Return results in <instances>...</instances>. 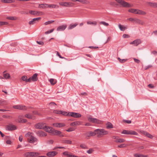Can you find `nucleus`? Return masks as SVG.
I'll return each mask as SVG.
<instances>
[{
  "mask_svg": "<svg viewBox=\"0 0 157 157\" xmlns=\"http://www.w3.org/2000/svg\"><path fill=\"white\" fill-rule=\"evenodd\" d=\"M96 132V135L98 138H101L103 136L105 135H107L108 134V132L106 130L104 129L98 128L95 130Z\"/></svg>",
  "mask_w": 157,
  "mask_h": 157,
  "instance_id": "f257e3e1",
  "label": "nucleus"
},
{
  "mask_svg": "<svg viewBox=\"0 0 157 157\" xmlns=\"http://www.w3.org/2000/svg\"><path fill=\"white\" fill-rule=\"evenodd\" d=\"M40 155V153L37 152H28L24 153V156L25 157H36Z\"/></svg>",
  "mask_w": 157,
  "mask_h": 157,
  "instance_id": "f03ea898",
  "label": "nucleus"
},
{
  "mask_svg": "<svg viewBox=\"0 0 157 157\" xmlns=\"http://www.w3.org/2000/svg\"><path fill=\"white\" fill-rule=\"evenodd\" d=\"M118 3L124 7H131L132 5L124 1L123 0H115Z\"/></svg>",
  "mask_w": 157,
  "mask_h": 157,
  "instance_id": "7ed1b4c3",
  "label": "nucleus"
},
{
  "mask_svg": "<svg viewBox=\"0 0 157 157\" xmlns=\"http://www.w3.org/2000/svg\"><path fill=\"white\" fill-rule=\"evenodd\" d=\"M17 127L12 123L7 125L6 127V129L8 131H13L17 129Z\"/></svg>",
  "mask_w": 157,
  "mask_h": 157,
  "instance_id": "20e7f679",
  "label": "nucleus"
},
{
  "mask_svg": "<svg viewBox=\"0 0 157 157\" xmlns=\"http://www.w3.org/2000/svg\"><path fill=\"white\" fill-rule=\"evenodd\" d=\"M121 133L123 134L126 135H131L137 136L138 133L136 132L133 130H124L121 132Z\"/></svg>",
  "mask_w": 157,
  "mask_h": 157,
  "instance_id": "39448f33",
  "label": "nucleus"
},
{
  "mask_svg": "<svg viewBox=\"0 0 157 157\" xmlns=\"http://www.w3.org/2000/svg\"><path fill=\"white\" fill-rule=\"evenodd\" d=\"M84 135L86 136V139H89L91 136H94L96 135L95 130L94 132H89L84 133Z\"/></svg>",
  "mask_w": 157,
  "mask_h": 157,
  "instance_id": "423d86ee",
  "label": "nucleus"
},
{
  "mask_svg": "<svg viewBox=\"0 0 157 157\" xmlns=\"http://www.w3.org/2000/svg\"><path fill=\"white\" fill-rule=\"evenodd\" d=\"M36 133L37 136L40 137H44L47 136V134L46 132L41 130L36 132Z\"/></svg>",
  "mask_w": 157,
  "mask_h": 157,
  "instance_id": "0eeeda50",
  "label": "nucleus"
},
{
  "mask_svg": "<svg viewBox=\"0 0 157 157\" xmlns=\"http://www.w3.org/2000/svg\"><path fill=\"white\" fill-rule=\"evenodd\" d=\"M44 124L42 123H38L35 125V127L38 129H44Z\"/></svg>",
  "mask_w": 157,
  "mask_h": 157,
  "instance_id": "6e6552de",
  "label": "nucleus"
},
{
  "mask_svg": "<svg viewBox=\"0 0 157 157\" xmlns=\"http://www.w3.org/2000/svg\"><path fill=\"white\" fill-rule=\"evenodd\" d=\"M70 116L75 118H79L81 117V115L78 113L70 112Z\"/></svg>",
  "mask_w": 157,
  "mask_h": 157,
  "instance_id": "1a4fd4ad",
  "label": "nucleus"
},
{
  "mask_svg": "<svg viewBox=\"0 0 157 157\" xmlns=\"http://www.w3.org/2000/svg\"><path fill=\"white\" fill-rule=\"evenodd\" d=\"M140 132L142 134L145 135L150 139H152L153 137L151 135L145 131L141 130Z\"/></svg>",
  "mask_w": 157,
  "mask_h": 157,
  "instance_id": "9d476101",
  "label": "nucleus"
},
{
  "mask_svg": "<svg viewBox=\"0 0 157 157\" xmlns=\"http://www.w3.org/2000/svg\"><path fill=\"white\" fill-rule=\"evenodd\" d=\"M52 133L55 135H60L61 137H63L64 136L63 134H61L62 132L59 130H53Z\"/></svg>",
  "mask_w": 157,
  "mask_h": 157,
  "instance_id": "9b49d317",
  "label": "nucleus"
},
{
  "mask_svg": "<svg viewBox=\"0 0 157 157\" xmlns=\"http://www.w3.org/2000/svg\"><path fill=\"white\" fill-rule=\"evenodd\" d=\"M29 142L30 143H34L37 141V139L33 136H31L28 139Z\"/></svg>",
  "mask_w": 157,
  "mask_h": 157,
  "instance_id": "f8f14e48",
  "label": "nucleus"
},
{
  "mask_svg": "<svg viewBox=\"0 0 157 157\" xmlns=\"http://www.w3.org/2000/svg\"><path fill=\"white\" fill-rule=\"evenodd\" d=\"M88 121L89 122H91L92 123L98 124L99 123V120L96 118H93L92 117H89L88 119Z\"/></svg>",
  "mask_w": 157,
  "mask_h": 157,
  "instance_id": "ddd939ff",
  "label": "nucleus"
},
{
  "mask_svg": "<svg viewBox=\"0 0 157 157\" xmlns=\"http://www.w3.org/2000/svg\"><path fill=\"white\" fill-rule=\"evenodd\" d=\"M63 154L64 155L67 156V157H78L77 156L73 155L71 153L67 151L63 152Z\"/></svg>",
  "mask_w": 157,
  "mask_h": 157,
  "instance_id": "4468645a",
  "label": "nucleus"
},
{
  "mask_svg": "<svg viewBox=\"0 0 157 157\" xmlns=\"http://www.w3.org/2000/svg\"><path fill=\"white\" fill-rule=\"evenodd\" d=\"M58 154V152L56 151H52L48 152L47 155L49 157H53L56 155Z\"/></svg>",
  "mask_w": 157,
  "mask_h": 157,
  "instance_id": "2eb2a0df",
  "label": "nucleus"
},
{
  "mask_svg": "<svg viewBox=\"0 0 157 157\" xmlns=\"http://www.w3.org/2000/svg\"><path fill=\"white\" fill-rule=\"evenodd\" d=\"M141 43V41L140 39H136L132 42L130 43V44H133L134 45L137 46L139 44Z\"/></svg>",
  "mask_w": 157,
  "mask_h": 157,
  "instance_id": "dca6fc26",
  "label": "nucleus"
},
{
  "mask_svg": "<svg viewBox=\"0 0 157 157\" xmlns=\"http://www.w3.org/2000/svg\"><path fill=\"white\" fill-rule=\"evenodd\" d=\"M40 19V17L33 18L32 20L29 21V24L30 25H33L36 23V21H38Z\"/></svg>",
  "mask_w": 157,
  "mask_h": 157,
  "instance_id": "f3484780",
  "label": "nucleus"
},
{
  "mask_svg": "<svg viewBox=\"0 0 157 157\" xmlns=\"http://www.w3.org/2000/svg\"><path fill=\"white\" fill-rule=\"evenodd\" d=\"M44 129L46 131L49 133H52V131H53V130H54L52 127H48L46 125H45Z\"/></svg>",
  "mask_w": 157,
  "mask_h": 157,
  "instance_id": "a211bd4d",
  "label": "nucleus"
},
{
  "mask_svg": "<svg viewBox=\"0 0 157 157\" xmlns=\"http://www.w3.org/2000/svg\"><path fill=\"white\" fill-rule=\"evenodd\" d=\"M56 127L61 128L65 126V124L63 123H56L53 124Z\"/></svg>",
  "mask_w": 157,
  "mask_h": 157,
  "instance_id": "6ab92c4d",
  "label": "nucleus"
},
{
  "mask_svg": "<svg viewBox=\"0 0 157 157\" xmlns=\"http://www.w3.org/2000/svg\"><path fill=\"white\" fill-rule=\"evenodd\" d=\"M67 27V25H63L59 26L57 29V31H62L64 30Z\"/></svg>",
  "mask_w": 157,
  "mask_h": 157,
  "instance_id": "aec40b11",
  "label": "nucleus"
},
{
  "mask_svg": "<svg viewBox=\"0 0 157 157\" xmlns=\"http://www.w3.org/2000/svg\"><path fill=\"white\" fill-rule=\"evenodd\" d=\"M71 1L75 2H79L82 3V4H87L89 3V2L87 0H71Z\"/></svg>",
  "mask_w": 157,
  "mask_h": 157,
  "instance_id": "412c9836",
  "label": "nucleus"
},
{
  "mask_svg": "<svg viewBox=\"0 0 157 157\" xmlns=\"http://www.w3.org/2000/svg\"><path fill=\"white\" fill-rule=\"evenodd\" d=\"M38 74L37 73L34 74L31 77L32 81L33 82L37 81L38 80L37 78Z\"/></svg>",
  "mask_w": 157,
  "mask_h": 157,
  "instance_id": "4be33fe9",
  "label": "nucleus"
},
{
  "mask_svg": "<svg viewBox=\"0 0 157 157\" xmlns=\"http://www.w3.org/2000/svg\"><path fill=\"white\" fill-rule=\"evenodd\" d=\"M48 4H41L39 5V7L43 9H45L47 7L48 8Z\"/></svg>",
  "mask_w": 157,
  "mask_h": 157,
  "instance_id": "5701e85b",
  "label": "nucleus"
},
{
  "mask_svg": "<svg viewBox=\"0 0 157 157\" xmlns=\"http://www.w3.org/2000/svg\"><path fill=\"white\" fill-rule=\"evenodd\" d=\"M148 5L154 8L157 7V3L155 2H147Z\"/></svg>",
  "mask_w": 157,
  "mask_h": 157,
  "instance_id": "b1692460",
  "label": "nucleus"
},
{
  "mask_svg": "<svg viewBox=\"0 0 157 157\" xmlns=\"http://www.w3.org/2000/svg\"><path fill=\"white\" fill-rule=\"evenodd\" d=\"M25 117L29 119H35V117L34 116L30 114L29 113L26 114L25 115Z\"/></svg>",
  "mask_w": 157,
  "mask_h": 157,
  "instance_id": "393cba45",
  "label": "nucleus"
},
{
  "mask_svg": "<svg viewBox=\"0 0 157 157\" xmlns=\"http://www.w3.org/2000/svg\"><path fill=\"white\" fill-rule=\"evenodd\" d=\"M113 128V125L110 122H108L106 124V128L107 129L112 128Z\"/></svg>",
  "mask_w": 157,
  "mask_h": 157,
  "instance_id": "a878e982",
  "label": "nucleus"
},
{
  "mask_svg": "<svg viewBox=\"0 0 157 157\" xmlns=\"http://www.w3.org/2000/svg\"><path fill=\"white\" fill-rule=\"evenodd\" d=\"M134 157H148V155H144L137 153L134 154Z\"/></svg>",
  "mask_w": 157,
  "mask_h": 157,
  "instance_id": "bb28decb",
  "label": "nucleus"
},
{
  "mask_svg": "<svg viewBox=\"0 0 157 157\" xmlns=\"http://www.w3.org/2000/svg\"><path fill=\"white\" fill-rule=\"evenodd\" d=\"M48 8H58L59 6L58 5L55 4H48Z\"/></svg>",
  "mask_w": 157,
  "mask_h": 157,
  "instance_id": "cd10ccee",
  "label": "nucleus"
},
{
  "mask_svg": "<svg viewBox=\"0 0 157 157\" xmlns=\"http://www.w3.org/2000/svg\"><path fill=\"white\" fill-rule=\"evenodd\" d=\"M1 2L4 3H12L15 2L14 0H1Z\"/></svg>",
  "mask_w": 157,
  "mask_h": 157,
  "instance_id": "c85d7f7f",
  "label": "nucleus"
},
{
  "mask_svg": "<svg viewBox=\"0 0 157 157\" xmlns=\"http://www.w3.org/2000/svg\"><path fill=\"white\" fill-rule=\"evenodd\" d=\"M22 115H20L19 116L18 118L15 120V121L16 122L19 123H22Z\"/></svg>",
  "mask_w": 157,
  "mask_h": 157,
  "instance_id": "c756f323",
  "label": "nucleus"
},
{
  "mask_svg": "<svg viewBox=\"0 0 157 157\" xmlns=\"http://www.w3.org/2000/svg\"><path fill=\"white\" fill-rule=\"evenodd\" d=\"M62 142L64 144H72V141L69 140H62Z\"/></svg>",
  "mask_w": 157,
  "mask_h": 157,
  "instance_id": "7c9ffc66",
  "label": "nucleus"
},
{
  "mask_svg": "<svg viewBox=\"0 0 157 157\" xmlns=\"http://www.w3.org/2000/svg\"><path fill=\"white\" fill-rule=\"evenodd\" d=\"M87 24L88 25H91L95 26L97 25V22L96 21L91 22L90 21H87Z\"/></svg>",
  "mask_w": 157,
  "mask_h": 157,
  "instance_id": "2f4dec72",
  "label": "nucleus"
},
{
  "mask_svg": "<svg viewBox=\"0 0 157 157\" xmlns=\"http://www.w3.org/2000/svg\"><path fill=\"white\" fill-rule=\"evenodd\" d=\"M120 29L122 31H124L125 29L127 28V26H124L121 24L118 25Z\"/></svg>",
  "mask_w": 157,
  "mask_h": 157,
  "instance_id": "473e14b6",
  "label": "nucleus"
},
{
  "mask_svg": "<svg viewBox=\"0 0 157 157\" xmlns=\"http://www.w3.org/2000/svg\"><path fill=\"white\" fill-rule=\"evenodd\" d=\"M78 25V24L77 23H75L74 24H71L68 27V29H72Z\"/></svg>",
  "mask_w": 157,
  "mask_h": 157,
  "instance_id": "72a5a7b5",
  "label": "nucleus"
},
{
  "mask_svg": "<svg viewBox=\"0 0 157 157\" xmlns=\"http://www.w3.org/2000/svg\"><path fill=\"white\" fill-rule=\"evenodd\" d=\"M125 140L123 139H118L116 140L115 142L116 143H121L124 142L125 141Z\"/></svg>",
  "mask_w": 157,
  "mask_h": 157,
  "instance_id": "f704fd0d",
  "label": "nucleus"
},
{
  "mask_svg": "<svg viewBox=\"0 0 157 157\" xmlns=\"http://www.w3.org/2000/svg\"><path fill=\"white\" fill-rule=\"evenodd\" d=\"M49 81L51 84L53 85L56 84L57 82L56 80L53 78H51L49 80Z\"/></svg>",
  "mask_w": 157,
  "mask_h": 157,
  "instance_id": "c9c22d12",
  "label": "nucleus"
},
{
  "mask_svg": "<svg viewBox=\"0 0 157 157\" xmlns=\"http://www.w3.org/2000/svg\"><path fill=\"white\" fill-rule=\"evenodd\" d=\"M80 122L79 121H75L73 122L70 124V125L72 126H75L80 124Z\"/></svg>",
  "mask_w": 157,
  "mask_h": 157,
  "instance_id": "e433bc0d",
  "label": "nucleus"
},
{
  "mask_svg": "<svg viewBox=\"0 0 157 157\" xmlns=\"http://www.w3.org/2000/svg\"><path fill=\"white\" fill-rule=\"evenodd\" d=\"M18 109L23 110H26V109L25 106L21 105H19Z\"/></svg>",
  "mask_w": 157,
  "mask_h": 157,
  "instance_id": "4c0bfd02",
  "label": "nucleus"
},
{
  "mask_svg": "<svg viewBox=\"0 0 157 157\" xmlns=\"http://www.w3.org/2000/svg\"><path fill=\"white\" fill-rule=\"evenodd\" d=\"M7 19L11 20H15L17 19V18L15 17H7Z\"/></svg>",
  "mask_w": 157,
  "mask_h": 157,
  "instance_id": "58836bf2",
  "label": "nucleus"
},
{
  "mask_svg": "<svg viewBox=\"0 0 157 157\" xmlns=\"http://www.w3.org/2000/svg\"><path fill=\"white\" fill-rule=\"evenodd\" d=\"M61 114L64 116H70V112H67L65 111H61Z\"/></svg>",
  "mask_w": 157,
  "mask_h": 157,
  "instance_id": "ea45409f",
  "label": "nucleus"
},
{
  "mask_svg": "<svg viewBox=\"0 0 157 157\" xmlns=\"http://www.w3.org/2000/svg\"><path fill=\"white\" fill-rule=\"evenodd\" d=\"M39 13L38 12L35 11L30 10L29 11V13L33 15H36L38 13Z\"/></svg>",
  "mask_w": 157,
  "mask_h": 157,
  "instance_id": "a19ab883",
  "label": "nucleus"
},
{
  "mask_svg": "<svg viewBox=\"0 0 157 157\" xmlns=\"http://www.w3.org/2000/svg\"><path fill=\"white\" fill-rule=\"evenodd\" d=\"M134 21H135L136 23H137L141 24L142 25L143 24V22H142L140 20L138 19H135Z\"/></svg>",
  "mask_w": 157,
  "mask_h": 157,
  "instance_id": "79ce46f5",
  "label": "nucleus"
},
{
  "mask_svg": "<svg viewBox=\"0 0 157 157\" xmlns=\"http://www.w3.org/2000/svg\"><path fill=\"white\" fill-rule=\"evenodd\" d=\"M100 24H102L105 26H107L109 25L108 23H106V22L103 21H101L99 22Z\"/></svg>",
  "mask_w": 157,
  "mask_h": 157,
  "instance_id": "37998d69",
  "label": "nucleus"
},
{
  "mask_svg": "<svg viewBox=\"0 0 157 157\" xmlns=\"http://www.w3.org/2000/svg\"><path fill=\"white\" fill-rule=\"evenodd\" d=\"M136 11V9H131L128 10V11L129 12L134 13H135V12Z\"/></svg>",
  "mask_w": 157,
  "mask_h": 157,
  "instance_id": "c03bdc74",
  "label": "nucleus"
},
{
  "mask_svg": "<svg viewBox=\"0 0 157 157\" xmlns=\"http://www.w3.org/2000/svg\"><path fill=\"white\" fill-rule=\"evenodd\" d=\"M80 147L83 149H86L88 148L84 144H81L80 145Z\"/></svg>",
  "mask_w": 157,
  "mask_h": 157,
  "instance_id": "a18cd8bd",
  "label": "nucleus"
},
{
  "mask_svg": "<svg viewBox=\"0 0 157 157\" xmlns=\"http://www.w3.org/2000/svg\"><path fill=\"white\" fill-rule=\"evenodd\" d=\"M3 77L5 78H9L10 77V75L8 73L4 74Z\"/></svg>",
  "mask_w": 157,
  "mask_h": 157,
  "instance_id": "49530a36",
  "label": "nucleus"
},
{
  "mask_svg": "<svg viewBox=\"0 0 157 157\" xmlns=\"http://www.w3.org/2000/svg\"><path fill=\"white\" fill-rule=\"evenodd\" d=\"M94 151V150L93 148H90L87 151V153L89 154H91Z\"/></svg>",
  "mask_w": 157,
  "mask_h": 157,
  "instance_id": "de8ad7c7",
  "label": "nucleus"
},
{
  "mask_svg": "<svg viewBox=\"0 0 157 157\" xmlns=\"http://www.w3.org/2000/svg\"><path fill=\"white\" fill-rule=\"evenodd\" d=\"M127 145L125 144H121L118 145V147L119 148H123L126 147Z\"/></svg>",
  "mask_w": 157,
  "mask_h": 157,
  "instance_id": "09e8293b",
  "label": "nucleus"
},
{
  "mask_svg": "<svg viewBox=\"0 0 157 157\" xmlns=\"http://www.w3.org/2000/svg\"><path fill=\"white\" fill-rule=\"evenodd\" d=\"M53 113L58 114H61V111L58 110H55L53 111Z\"/></svg>",
  "mask_w": 157,
  "mask_h": 157,
  "instance_id": "8fccbe9b",
  "label": "nucleus"
},
{
  "mask_svg": "<svg viewBox=\"0 0 157 157\" xmlns=\"http://www.w3.org/2000/svg\"><path fill=\"white\" fill-rule=\"evenodd\" d=\"M21 79L22 80L27 82V77L26 76H23L21 77Z\"/></svg>",
  "mask_w": 157,
  "mask_h": 157,
  "instance_id": "3c124183",
  "label": "nucleus"
},
{
  "mask_svg": "<svg viewBox=\"0 0 157 157\" xmlns=\"http://www.w3.org/2000/svg\"><path fill=\"white\" fill-rule=\"evenodd\" d=\"M8 24L7 22L0 21V26L7 25Z\"/></svg>",
  "mask_w": 157,
  "mask_h": 157,
  "instance_id": "603ef678",
  "label": "nucleus"
},
{
  "mask_svg": "<svg viewBox=\"0 0 157 157\" xmlns=\"http://www.w3.org/2000/svg\"><path fill=\"white\" fill-rule=\"evenodd\" d=\"M67 7H72L74 5V4L72 2H67Z\"/></svg>",
  "mask_w": 157,
  "mask_h": 157,
  "instance_id": "864d4df0",
  "label": "nucleus"
},
{
  "mask_svg": "<svg viewBox=\"0 0 157 157\" xmlns=\"http://www.w3.org/2000/svg\"><path fill=\"white\" fill-rule=\"evenodd\" d=\"M139 14L140 15H145L146 14V13L142 10H139Z\"/></svg>",
  "mask_w": 157,
  "mask_h": 157,
  "instance_id": "5fc2aeb1",
  "label": "nucleus"
},
{
  "mask_svg": "<svg viewBox=\"0 0 157 157\" xmlns=\"http://www.w3.org/2000/svg\"><path fill=\"white\" fill-rule=\"evenodd\" d=\"M118 60L121 63H123L125 62L127 60L126 59H121L120 58H118Z\"/></svg>",
  "mask_w": 157,
  "mask_h": 157,
  "instance_id": "6e6d98bb",
  "label": "nucleus"
},
{
  "mask_svg": "<svg viewBox=\"0 0 157 157\" xmlns=\"http://www.w3.org/2000/svg\"><path fill=\"white\" fill-rule=\"evenodd\" d=\"M67 2H62L59 3V4L62 6L67 7Z\"/></svg>",
  "mask_w": 157,
  "mask_h": 157,
  "instance_id": "4d7b16f0",
  "label": "nucleus"
},
{
  "mask_svg": "<svg viewBox=\"0 0 157 157\" xmlns=\"http://www.w3.org/2000/svg\"><path fill=\"white\" fill-rule=\"evenodd\" d=\"M54 30V29H51L49 31H47L45 33V34H49V33H52V32H53V31Z\"/></svg>",
  "mask_w": 157,
  "mask_h": 157,
  "instance_id": "13d9d810",
  "label": "nucleus"
},
{
  "mask_svg": "<svg viewBox=\"0 0 157 157\" xmlns=\"http://www.w3.org/2000/svg\"><path fill=\"white\" fill-rule=\"evenodd\" d=\"M123 121L124 122L130 124L131 123V120H123Z\"/></svg>",
  "mask_w": 157,
  "mask_h": 157,
  "instance_id": "bf43d9fd",
  "label": "nucleus"
},
{
  "mask_svg": "<svg viewBox=\"0 0 157 157\" xmlns=\"http://www.w3.org/2000/svg\"><path fill=\"white\" fill-rule=\"evenodd\" d=\"M54 22V21H49L47 22H46L44 23V25H48V24H51Z\"/></svg>",
  "mask_w": 157,
  "mask_h": 157,
  "instance_id": "052dcab7",
  "label": "nucleus"
},
{
  "mask_svg": "<svg viewBox=\"0 0 157 157\" xmlns=\"http://www.w3.org/2000/svg\"><path fill=\"white\" fill-rule=\"evenodd\" d=\"M75 130V129L73 128H69L68 129L66 130L67 132H71L72 131H74Z\"/></svg>",
  "mask_w": 157,
  "mask_h": 157,
  "instance_id": "680f3d73",
  "label": "nucleus"
},
{
  "mask_svg": "<svg viewBox=\"0 0 157 157\" xmlns=\"http://www.w3.org/2000/svg\"><path fill=\"white\" fill-rule=\"evenodd\" d=\"M36 42L39 44L41 45H43L44 44V42L43 41H36Z\"/></svg>",
  "mask_w": 157,
  "mask_h": 157,
  "instance_id": "e2e57ef3",
  "label": "nucleus"
},
{
  "mask_svg": "<svg viewBox=\"0 0 157 157\" xmlns=\"http://www.w3.org/2000/svg\"><path fill=\"white\" fill-rule=\"evenodd\" d=\"M2 117L4 118H10L11 117L9 116H7L6 115H3L2 116Z\"/></svg>",
  "mask_w": 157,
  "mask_h": 157,
  "instance_id": "0e129e2a",
  "label": "nucleus"
},
{
  "mask_svg": "<svg viewBox=\"0 0 157 157\" xmlns=\"http://www.w3.org/2000/svg\"><path fill=\"white\" fill-rule=\"evenodd\" d=\"M57 52V55L58 56H59V57L60 58H61V59H65L64 57H62L59 54V52Z\"/></svg>",
  "mask_w": 157,
  "mask_h": 157,
  "instance_id": "69168bd1",
  "label": "nucleus"
},
{
  "mask_svg": "<svg viewBox=\"0 0 157 157\" xmlns=\"http://www.w3.org/2000/svg\"><path fill=\"white\" fill-rule=\"evenodd\" d=\"M6 143L8 144L11 145V144L12 142L11 141L9 140H7L6 141Z\"/></svg>",
  "mask_w": 157,
  "mask_h": 157,
  "instance_id": "338daca9",
  "label": "nucleus"
},
{
  "mask_svg": "<svg viewBox=\"0 0 157 157\" xmlns=\"http://www.w3.org/2000/svg\"><path fill=\"white\" fill-rule=\"evenodd\" d=\"M123 37L124 38H128L129 37V36L126 34H124L123 35Z\"/></svg>",
  "mask_w": 157,
  "mask_h": 157,
  "instance_id": "774afa93",
  "label": "nucleus"
}]
</instances>
